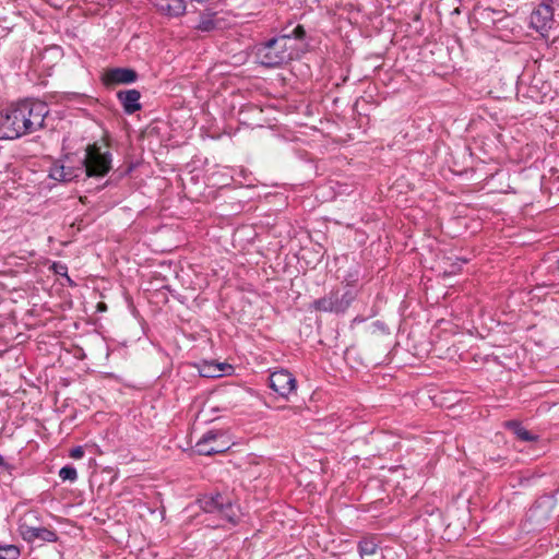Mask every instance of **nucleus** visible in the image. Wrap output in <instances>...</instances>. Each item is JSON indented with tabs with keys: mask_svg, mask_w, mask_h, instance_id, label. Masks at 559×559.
<instances>
[{
	"mask_svg": "<svg viewBox=\"0 0 559 559\" xmlns=\"http://www.w3.org/2000/svg\"><path fill=\"white\" fill-rule=\"evenodd\" d=\"M378 548V544L373 538H364L358 543V550L361 557L374 555Z\"/></svg>",
	"mask_w": 559,
	"mask_h": 559,
	"instance_id": "16",
	"label": "nucleus"
},
{
	"mask_svg": "<svg viewBox=\"0 0 559 559\" xmlns=\"http://www.w3.org/2000/svg\"><path fill=\"white\" fill-rule=\"evenodd\" d=\"M463 263H467V259H462L461 260Z\"/></svg>",
	"mask_w": 559,
	"mask_h": 559,
	"instance_id": "27",
	"label": "nucleus"
},
{
	"mask_svg": "<svg viewBox=\"0 0 559 559\" xmlns=\"http://www.w3.org/2000/svg\"><path fill=\"white\" fill-rule=\"evenodd\" d=\"M32 532L23 537L26 543H35L36 540L45 543H55L58 540V535L55 531L44 527L41 524L38 527H31Z\"/></svg>",
	"mask_w": 559,
	"mask_h": 559,
	"instance_id": "14",
	"label": "nucleus"
},
{
	"mask_svg": "<svg viewBox=\"0 0 559 559\" xmlns=\"http://www.w3.org/2000/svg\"><path fill=\"white\" fill-rule=\"evenodd\" d=\"M554 80L559 81V70L554 72Z\"/></svg>",
	"mask_w": 559,
	"mask_h": 559,
	"instance_id": "26",
	"label": "nucleus"
},
{
	"mask_svg": "<svg viewBox=\"0 0 559 559\" xmlns=\"http://www.w3.org/2000/svg\"><path fill=\"white\" fill-rule=\"evenodd\" d=\"M117 98L127 115H133L142 108L140 103L141 93L138 90L119 91L117 93Z\"/></svg>",
	"mask_w": 559,
	"mask_h": 559,
	"instance_id": "10",
	"label": "nucleus"
},
{
	"mask_svg": "<svg viewBox=\"0 0 559 559\" xmlns=\"http://www.w3.org/2000/svg\"><path fill=\"white\" fill-rule=\"evenodd\" d=\"M49 112L45 102L23 99L0 110V140H15L44 128Z\"/></svg>",
	"mask_w": 559,
	"mask_h": 559,
	"instance_id": "1",
	"label": "nucleus"
},
{
	"mask_svg": "<svg viewBox=\"0 0 559 559\" xmlns=\"http://www.w3.org/2000/svg\"><path fill=\"white\" fill-rule=\"evenodd\" d=\"M40 524L41 518L39 511L28 510L20 518L17 523V532L23 538L25 535L32 532L31 527H38Z\"/></svg>",
	"mask_w": 559,
	"mask_h": 559,
	"instance_id": "12",
	"label": "nucleus"
},
{
	"mask_svg": "<svg viewBox=\"0 0 559 559\" xmlns=\"http://www.w3.org/2000/svg\"><path fill=\"white\" fill-rule=\"evenodd\" d=\"M349 277L352 278L350 282L357 280L353 274H349ZM346 281L347 284L344 287L332 289L328 295L316 299L311 308L316 311L344 314L358 295L357 289L349 284V280L346 278Z\"/></svg>",
	"mask_w": 559,
	"mask_h": 559,
	"instance_id": "4",
	"label": "nucleus"
},
{
	"mask_svg": "<svg viewBox=\"0 0 559 559\" xmlns=\"http://www.w3.org/2000/svg\"><path fill=\"white\" fill-rule=\"evenodd\" d=\"M231 366L228 364H218L215 361H203L199 365L198 370L203 378H219L230 370Z\"/></svg>",
	"mask_w": 559,
	"mask_h": 559,
	"instance_id": "13",
	"label": "nucleus"
},
{
	"mask_svg": "<svg viewBox=\"0 0 559 559\" xmlns=\"http://www.w3.org/2000/svg\"><path fill=\"white\" fill-rule=\"evenodd\" d=\"M307 38V32L300 24L282 28L281 34L265 41L255 44L253 53L255 62L264 68H278L299 56L300 44Z\"/></svg>",
	"mask_w": 559,
	"mask_h": 559,
	"instance_id": "2",
	"label": "nucleus"
},
{
	"mask_svg": "<svg viewBox=\"0 0 559 559\" xmlns=\"http://www.w3.org/2000/svg\"><path fill=\"white\" fill-rule=\"evenodd\" d=\"M84 455V450L81 445H78L70 451V457L72 459H81Z\"/></svg>",
	"mask_w": 559,
	"mask_h": 559,
	"instance_id": "23",
	"label": "nucleus"
},
{
	"mask_svg": "<svg viewBox=\"0 0 559 559\" xmlns=\"http://www.w3.org/2000/svg\"><path fill=\"white\" fill-rule=\"evenodd\" d=\"M79 171H83L82 168L73 169L71 167L66 166V178L64 182L72 181L76 177H79Z\"/></svg>",
	"mask_w": 559,
	"mask_h": 559,
	"instance_id": "21",
	"label": "nucleus"
},
{
	"mask_svg": "<svg viewBox=\"0 0 559 559\" xmlns=\"http://www.w3.org/2000/svg\"><path fill=\"white\" fill-rule=\"evenodd\" d=\"M0 467H2L4 469L12 468V465L7 463L1 454H0Z\"/></svg>",
	"mask_w": 559,
	"mask_h": 559,
	"instance_id": "25",
	"label": "nucleus"
},
{
	"mask_svg": "<svg viewBox=\"0 0 559 559\" xmlns=\"http://www.w3.org/2000/svg\"><path fill=\"white\" fill-rule=\"evenodd\" d=\"M218 436L219 433L213 430L204 433L195 444V452L199 455H214L225 452L228 448L223 443H216Z\"/></svg>",
	"mask_w": 559,
	"mask_h": 559,
	"instance_id": "9",
	"label": "nucleus"
},
{
	"mask_svg": "<svg viewBox=\"0 0 559 559\" xmlns=\"http://www.w3.org/2000/svg\"><path fill=\"white\" fill-rule=\"evenodd\" d=\"M556 7L552 2L543 0L538 5H536L528 17V25L531 28L535 29L543 37H547L549 31L551 29L555 19L554 11Z\"/></svg>",
	"mask_w": 559,
	"mask_h": 559,
	"instance_id": "6",
	"label": "nucleus"
},
{
	"mask_svg": "<svg viewBox=\"0 0 559 559\" xmlns=\"http://www.w3.org/2000/svg\"><path fill=\"white\" fill-rule=\"evenodd\" d=\"M557 270L559 271V260L557 261Z\"/></svg>",
	"mask_w": 559,
	"mask_h": 559,
	"instance_id": "28",
	"label": "nucleus"
},
{
	"mask_svg": "<svg viewBox=\"0 0 559 559\" xmlns=\"http://www.w3.org/2000/svg\"><path fill=\"white\" fill-rule=\"evenodd\" d=\"M214 15H215V13L202 14L200 16V21L197 25V29L202 31V32H211V31L215 29L217 26V23L213 19Z\"/></svg>",
	"mask_w": 559,
	"mask_h": 559,
	"instance_id": "17",
	"label": "nucleus"
},
{
	"mask_svg": "<svg viewBox=\"0 0 559 559\" xmlns=\"http://www.w3.org/2000/svg\"><path fill=\"white\" fill-rule=\"evenodd\" d=\"M138 78V72L131 68H110L104 72L102 82L106 87H112L121 84H132Z\"/></svg>",
	"mask_w": 559,
	"mask_h": 559,
	"instance_id": "8",
	"label": "nucleus"
},
{
	"mask_svg": "<svg viewBox=\"0 0 559 559\" xmlns=\"http://www.w3.org/2000/svg\"><path fill=\"white\" fill-rule=\"evenodd\" d=\"M270 388L280 396L288 399L296 390L297 381L288 370L281 369L272 372L269 377Z\"/></svg>",
	"mask_w": 559,
	"mask_h": 559,
	"instance_id": "7",
	"label": "nucleus"
},
{
	"mask_svg": "<svg viewBox=\"0 0 559 559\" xmlns=\"http://www.w3.org/2000/svg\"><path fill=\"white\" fill-rule=\"evenodd\" d=\"M53 267L57 274H66L67 272V266L64 265L55 264Z\"/></svg>",
	"mask_w": 559,
	"mask_h": 559,
	"instance_id": "24",
	"label": "nucleus"
},
{
	"mask_svg": "<svg viewBox=\"0 0 559 559\" xmlns=\"http://www.w3.org/2000/svg\"><path fill=\"white\" fill-rule=\"evenodd\" d=\"M502 14V11H497V10H493V9H485L483 11V16L489 19L491 17V20L495 22L497 20H500V17H497L495 15H501Z\"/></svg>",
	"mask_w": 559,
	"mask_h": 559,
	"instance_id": "22",
	"label": "nucleus"
},
{
	"mask_svg": "<svg viewBox=\"0 0 559 559\" xmlns=\"http://www.w3.org/2000/svg\"><path fill=\"white\" fill-rule=\"evenodd\" d=\"M59 477L63 480V481H71V483H74L76 479H78V472L75 469L74 466L72 465H66L63 467L60 468L59 471Z\"/></svg>",
	"mask_w": 559,
	"mask_h": 559,
	"instance_id": "19",
	"label": "nucleus"
},
{
	"mask_svg": "<svg viewBox=\"0 0 559 559\" xmlns=\"http://www.w3.org/2000/svg\"><path fill=\"white\" fill-rule=\"evenodd\" d=\"M157 11L167 16H180L186 12L185 0H155Z\"/></svg>",
	"mask_w": 559,
	"mask_h": 559,
	"instance_id": "11",
	"label": "nucleus"
},
{
	"mask_svg": "<svg viewBox=\"0 0 559 559\" xmlns=\"http://www.w3.org/2000/svg\"><path fill=\"white\" fill-rule=\"evenodd\" d=\"M197 503L204 513L214 514L217 519L212 527H225L224 523L237 525L239 522V507L231 499L216 491L202 495ZM211 526V524H209Z\"/></svg>",
	"mask_w": 559,
	"mask_h": 559,
	"instance_id": "3",
	"label": "nucleus"
},
{
	"mask_svg": "<svg viewBox=\"0 0 559 559\" xmlns=\"http://www.w3.org/2000/svg\"><path fill=\"white\" fill-rule=\"evenodd\" d=\"M506 427L509 430H511L522 441L528 442L537 440V436L533 435L531 431L524 428L521 423L516 420L507 421Z\"/></svg>",
	"mask_w": 559,
	"mask_h": 559,
	"instance_id": "15",
	"label": "nucleus"
},
{
	"mask_svg": "<svg viewBox=\"0 0 559 559\" xmlns=\"http://www.w3.org/2000/svg\"><path fill=\"white\" fill-rule=\"evenodd\" d=\"M20 548L15 545H0V559H19Z\"/></svg>",
	"mask_w": 559,
	"mask_h": 559,
	"instance_id": "18",
	"label": "nucleus"
},
{
	"mask_svg": "<svg viewBox=\"0 0 559 559\" xmlns=\"http://www.w3.org/2000/svg\"><path fill=\"white\" fill-rule=\"evenodd\" d=\"M82 169L87 177H105L111 169V153L97 143L88 144L82 159Z\"/></svg>",
	"mask_w": 559,
	"mask_h": 559,
	"instance_id": "5",
	"label": "nucleus"
},
{
	"mask_svg": "<svg viewBox=\"0 0 559 559\" xmlns=\"http://www.w3.org/2000/svg\"><path fill=\"white\" fill-rule=\"evenodd\" d=\"M49 176L58 181H64L66 178V166L64 165H55L50 169Z\"/></svg>",
	"mask_w": 559,
	"mask_h": 559,
	"instance_id": "20",
	"label": "nucleus"
}]
</instances>
